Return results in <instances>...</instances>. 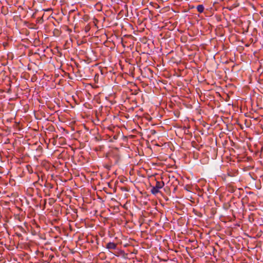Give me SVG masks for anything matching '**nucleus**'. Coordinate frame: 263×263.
<instances>
[{
	"label": "nucleus",
	"mask_w": 263,
	"mask_h": 263,
	"mask_svg": "<svg viewBox=\"0 0 263 263\" xmlns=\"http://www.w3.org/2000/svg\"><path fill=\"white\" fill-rule=\"evenodd\" d=\"M117 244L113 242H109L106 245V248L110 250H115L117 248Z\"/></svg>",
	"instance_id": "f03ea898"
},
{
	"label": "nucleus",
	"mask_w": 263,
	"mask_h": 263,
	"mask_svg": "<svg viewBox=\"0 0 263 263\" xmlns=\"http://www.w3.org/2000/svg\"><path fill=\"white\" fill-rule=\"evenodd\" d=\"M204 6L202 5H199L197 7V10L199 13H202L204 11Z\"/></svg>",
	"instance_id": "7ed1b4c3"
},
{
	"label": "nucleus",
	"mask_w": 263,
	"mask_h": 263,
	"mask_svg": "<svg viewBox=\"0 0 263 263\" xmlns=\"http://www.w3.org/2000/svg\"><path fill=\"white\" fill-rule=\"evenodd\" d=\"M164 183L163 181H157L155 186L152 187L151 193L153 195H156L159 192V190L163 187Z\"/></svg>",
	"instance_id": "f257e3e1"
}]
</instances>
